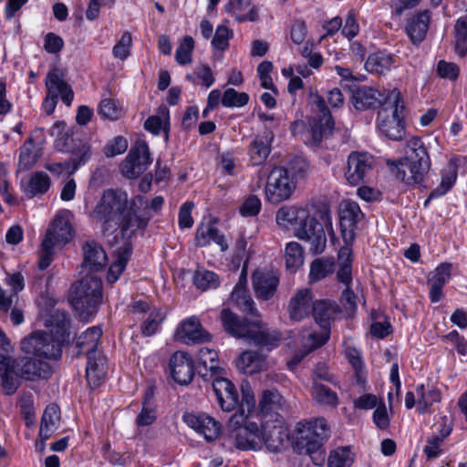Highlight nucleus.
<instances>
[{
    "instance_id": "obj_7",
    "label": "nucleus",
    "mask_w": 467,
    "mask_h": 467,
    "mask_svg": "<svg viewBox=\"0 0 467 467\" xmlns=\"http://www.w3.org/2000/svg\"><path fill=\"white\" fill-rule=\"evenodd\" d=\"M408 149V156L398 161L396 177L408 185L420 184L430 171L431 160L420 138L410 140Z\"/></svg>"
},
{
    "instance_id": "obj_57",
    "label": "nucleus",
    "mask_w": 467,
    "mask_h": 467,
    "mask_svg": "<svg viewBox=\"0 0 467 467\" xmlns=\"http://www.w3.org/2000/svg\"><path fill=\"white\" fill-rule=\"evenodd\" d=\"M285 263H303L304 248L296 242H290L285 249Z\"/></svg>"
},
{
    "instance_id": "obj_21",
    "label": "nucleus",
    "mask_w": 467,
    "mask_h": 467,
    "mask_svg": "<svg viewBox=\"0 0 467 467\" xmlns=\"http://www.w3.org/2000/svg\"><path fill=\"white\" fill-rule=\"evenodd\" d=\"M45 85L47 93L57 98H61L62 101L70 106L74 98V93L69 84L64 78L63 71L58 67H53L47 74Z\"/></svg>"
},
{
    "instance_id": "obj_34",
    "label": "nucleus",
    "mask_w": 467,
    "mask_h": 467,
    "mask_svg": "<svg viewBox=\"0 0 467 467\" xmlns=\"http://www.w3.org/2000/svg\"><path fill=\"white\" fill-rule=\"evenodd\" d=\"M393 58L389 54L379 51L368 56L365 62L368 72L377 75H384L391 68Z\"/></svg>"
},
{
    "instance_id": "obj_61",
    "label": "nucleus",
    "mask_w": 467,
    "mask_h": 467,
    "mask_svg": "<svg viewBox=\"0 0 467 467\" xmlns=\"http://www.w3.org/2000/svg\"><path fill=\"white\" fill-rule=\"evenodd\" d=\"M460 69L458 66L451 62L441 60L437 65V73L442 78L455 80L459 76Z\"/></svg>"
},
{
    "instance_id": "obj_48",
    "label": "nucleus",
    "mask_w": 467,
    "mask_h": 467,
    "mask_svg": "<svg viewBox=\"0 0 467 467\" xmlns=\"http://www.w3.org/2000/svg\"><path fill=\"white\" fill-rule=\"evenodd\" d=\"M198 360L199 363L203 365L204 368H209L211 371V378H213L215 374L222 373V368H220L217 365L218 354L215 350L209 348H200L198 353Z\"/></svg>"
},
{
    "instance_id": "obj_29",
    "label": "nucleus",
    "mask_w": 467,
    "mask_h": 467,
    "mask_svg": "<svg viewBox=\"0 0 467 467\" xmlns=\"http://www.w3.org/2000/svg\"><path fill=\"white\" fill-rule=\"evenodd\" d=\"M238 370L245 375H254L267 368L266 357L254 351H244L236 360Z\"/></svg>"
},
{
    "instance_id": "obj_58",
    "label": "nucleus",
    "mask_w": 467,
    "mask_h": 467,
    "mask_svg": "<svg viewBox=\"0 0 467 467\" xmlns=\"http://www.w3.org/2000/svg\"><path fill=\"white\" fill-rule=\"evenodd\" d=\"M127 149V140L121 136H117L105 146L104 153L107 157H113L124 153Z\"/></svg>"
},
{
    "instance_id": "obj_51",
    "label": "nucleus",
    "mask_w": 467,
    "mask_h": 467,
    "mask_svg": "<svg viewBox=\"0 0 467 467\" xmlns=\"http://www.w3.org/2000/svg\"><path fill=\"white\" fill-rule=\"evenodd\" d=\"M234 36L233 32L223 25L217 26L215 34L212 40V46L220 51H223L229 47V40Z\"/></svg>"
},
{
    "instance_id": "obj_63",
    "label": "nucleus",
    "mask_w": 467,
    "mask_h": 467,
    "mask_svg": "<svg viewBox=\"0 0 467 467\" xmlns=\"http://www.w3.org/2000/svg\"><path fill=\"white\" fill-rule=\"evenodd\" d=\"M193 203L191 202H184L179 210L178 223L180 228H191L193 224V219L192 217V210Z\"/></svg>"
},
{
    "instance_id": "obj_6",
    "label": "nucleus",
    "mask_w": 467,
    "mask_h": 467,
    "mask_svg": "<svg viewBox=\"0 0 467 467\" xmlns=\"http://www.w3.org/2000/svg\"><path fill=\"white\" fill-rule=\"evenodd\" d=\"M127 194L109 189L104 191L90 213V217L100 223L101 232L104 235H111L119 228L123 213L127 211Z\"/></svg>"
},
{
    "instance_id": "obj_53",
    "label": "nucleus",
    "mask_w": 467,
    "mask_h": 467,
    "mask_svg": "<svg viewBox=\"0 0 467 467\" xmlns=\"http://www.w3.org/2000/svg\"><path fill=\"white\" fill-rule=\"evenodd\" d=\"M5 283L11 288L9 293L6 292V298L12 297L13 304L18 298L17 293L24 288V277L20 273L7 274Z\"/></svg>"
},
{
    "instance_id": "obj_37",
    "label": "nucleus",
    "mask_w": 467,
    "mask_h": 467,
    "mask_svg": "<svg viewBox=\"0 0 467 467\" xmlns=\"http://www.w3.org/2000/svg\"><path fill=\"white\" fill-rule=\"evenodd\" d=\"M283 398L280 393L275 389H266L262 393L259 401V411L265 417L272 413L277 415V410L282 408Z\"/></svg>"
},
{
    "instance_id": "obj_31",
    "label": "nucleus",
    "mask_w": 467,
    "mask_h": 467,
    "mask_svg": "<svg viewBox=\"0 0 467 467\" xmlns=\"http://www.w3.org/2000/svg\"><path fill=\"white\" fill-rule=\"evenodd\" d=\"M102 336V329L99 326L88 327L76 338V348L78 355H93L96 353L99 342Z\"/></svg>"
},
{
    "instance_id": "obj_25",
    "label": "nucleus",
    "mask_w": 467,
    "mask_h": 467,
    "mask_svg": "<svg viewBox=\"0 0 467 467\" xmlns=\"http://www.w3.org/2000/svg\"><path fill=\"white\" fill-rule=\"evenodd\" d=\"M176 336L178 339L186 344L209 342L212 339V336L203 329L199 319L195 317L182 322L177 329Z\"/></svg>"
},
{
    "instance_id": "obj_10",
    "label": "nucleus",
    "mask_w": 467,
    "mask_h": 467,
    "mask_svg": "<svg viewBox=\"0 0 467 467\" xmlns=\"http://www.w3.org/2000/svg\"><path fill=\"white\" fill-rule=\"evenodd\" d=\"M74 231L66 214L58 213L41 242L38 263H51L56 247L63 246L73 238Z\"/></svg>"
},
{
    "instance_id": "obj_42",
    "label": "nucleus",
    "mask_w": 467,
    "mask_h": 467,
    "mask_svg": "<svg viewBox=\"0 0 467 467\" xmlns=\"http://www.w3.org/2000/svg\"><path fill=\"white\" fill-rule=\"evenodd\" d=\"M315 321L325 330L330 324V319L334 314L331 305L325 300L316 301L311 310Z\"/></svg>"
},
{
    "instance_id": "obj_56",
    "label": "nucleus",
    "mask_w": 467,
    "mask_h": 467,
    "mask_svg": "<svg viewBox=\"0 0 467 467\" xmlns=\"http://www.w3.org/2000/svg\"><path fill=\"white\" fill-rule=\"evenodd\" d=\"M457 178V172L452 170L451 172L444 174L441 183L431 192V197H441L446 194L454 185Z\"/></svg>"
},
{
    "instance_id": "obj_43",
    "label": "nucleus",
    "mask_w": 467,
    "mask_h": 467,
    "mask_svg": "<svg viewBox=\"0 0 467 467\" xmlns=\"http://www.w3.org/2000/svg\"><path fill=\"white\" fill-rule=\"evenodd\" d=\"M83 263H105L107 254L103 247L96 241H87L82 245Z\"/></svg>"
},
{
    "instance_id": "obj_12",
    "label": "nucleus",
    "mask_w": 467,
    "mask_h": 467,
    "mask_svg": "<svg viewBox=\"0 0 467 467\" xmlns=\"http://www.w3.org/2000/svg\"><path fill=\"white\" fill-rule=\"evenodd\" d=\"M296 189V182L289 177L284 167H274L267 179L265 195L272 203H279L288 200Z\"/></svg>"
},
{
    "instance_id": "obj_5",
    "label": "nucleus",
    "mask_w": 467,
    "mask_h": 467,
    "mask_svg": "<svg viewBox=\"0 0 467 467\" xmlns=\"http://www.w3.org/2000/svg\"><path fill=\"white\" fill-rule=\"evenodd\" d=\"M88 273L72 284L69 300L80 318L88 321L94 316L103 297L101 275L99 270L102 265H89Z\"/></svg>"
},
{
    "instance_id": "obj_60",
    "label": "nucleus",
    "mask_w": 467,
    "mask_h": 467,
    "mask_svg": "<svg viewBox=\"0 0 467 467\" xmlns=\"http://www.w3.org/2000/svg\"><path fill=\"white\" fill-rule=\"evenodd\" d=\"M157 419L156 407H142L135 420L137 428L151 425Z\"/></svg>"
},
{
    "instance_id": "obj_41",
    "label": "nucleus",
    "mask_w": 467,
    "mask_h": 467,
    "mask_svg": "<svg viewBox=\"0 0 467 467\" xmlns=\"http://www.w3.org/2000/svg\"><path fill=\"white\" fill-rule=\"evenodd\" d=\"M231 297L241 311L254 317L259 316L258 311L254 306L253 298L244 287L235 285L234 291L231 294Z\"/></svg>"
},
{
    "instance_id": "obj_64",
    "label": "nucleus",
    "mask_w": 467,
    "mask_h": 467,
    "mask_svg": "<svg viewBox=\"0 0 467 467\" xmlns=\"http://www.w3.org/2000/svg\"><path fill=\"white\" fill-rule=\"evenodd\" d=\"M261 210V201L255 195L249 196L242 204L240 213L244 216H254Z\"/></svg>"
},
{
    "instance_id": "obj_9",
    "label": "nucleus",
    "mask_w": 467,
    "mask_h": 467,
    "mask_svg": "<svg viewBox=\"0 0 467 467\" xmlns=\"http://www.w3.org/2000/svg\"><path fill=\"white\" fill-rule=\"evenodd\" d=\"M404 105L397 88L389 91L377 118L379 130L392 140H400L405 133Z\"/></svg>"
},
{
    "instance_id": "obj_13",
    "label": "nucleus",
    "mask_w": 467,
    "mask_h": 467,
    "mask_svg": "<svg viewBox=\"0 0 467 467\" xmlns=\"http://www.w3.org/2000/svg\"><path fill=\"white\" fill-rule=\"evenodd\" d=\"M151 163L150 149L145 140H138L121 164L122 175L134 179L142 174Z\"/></svg>"
},
{
    "instance_id": "obj_54",
    "label": "nucleus",
    "mask_w": 467,
    "mask_h": 467,
    "mask_svg": "<svg viewBox=\"0 0 467 467\" xmlns=\"http://www.w3.org/2000/svg\"><path fill=\"white\" fill-rule=\"evenodd\" d=\"M163 317L159 311L150 312L147 319L141 325V333L146 337H150L156 333Z\"/></svg>"
},
{
    "instance_id": "obj_20",
    "label": "nucleus",
    "mask_w": 467,
    "mask_h": 467,
    "mask_svg": "<svg viewBox=\"0 0 467 467\" xmlns=\"http://www.w3.org/2000/svg\"><path fill=\"white\" fill-rule=\"evenodd\" d=\"M45 326L49 328L50 335L63 346L70 336V317L65 310L57 308L51 310L46 317Z\"/></svg>"
},
{
    "instance_id": "obj_44",
    "label": "nucleus",
    "mask_w": 467,
    "mask_h": 467,
    "mask_svg": "<svg viewBox=\"0 0 467 467\" xmlns=\"http://www.w3.org/2000/svg\"><path fill=\"white\" fill-rule=\"evenodd\" d=\"M455 52L464 57L467 54V16L457 19L454 26Z\"/></svg>"
},
{
    "instance_id": "obj_36",
    "label": "nucleus",
    "mask_w": 467,
    "mask_h": 467,
    "mask_svg": "<svg viewBox=\"0 0 467 467\" xmlns=\"http://www.w3.org/2000/svg\"><path fill=\"white\" fill-rule=\"evenodd\" d=\"M311 395L313 400L321 405L336 407L338 404L337 394L317 379L312 382Z\"/></svg>"
},
{
    "instance_id": "obj_62",
    "label": "nucleus",
    "mask_w": 467,
    "mask_h": 467,
    "mask_svg": "<svg viewBox=\"0 0 467 467\" xmlns=\"http://www.w3.org/2000/svg\"><path fill=\"white\" fill-rule=\"evenodd\" d=\"M64 41L55 33L49 32L44 38V49L49 54H57L62 50Z\"/></svg>"
},
{
    "instance_id": "obj_50",
    "label": "nucleus",
    "mask_w": 467,
    "mask_h": 467,
    "mask_svg": "<svg viewBox=\"0 0 467 467\" xmlns=\"http://www.w3.org/2000/svg\"><path fill=\"white\" fill-rule=\"evenodd\" d=\"M194 48V40L192 36H184L175 52V60L180 65L192 63V53Z\"/></svg>"
},
{
    "instance_id": "obj_8",
    "label": "nucleus",
    "mask_w": 467,
    "mask_h": 467,
    "mask_svg": "<svg viewBox=\"0 0 467 467\" xmlns=\"http://www.w3.org/2000/svg\"><path fill=\"white\" fill-rule=\"evenodd\" d=\"M330 436V429L324 418L315 419L297 429L296 445L305 449L313 464L322 466L326 460L324 442Z\"/></svg>"
},
{
    "instance_id": "obj_47",
    "label": "nucleus",
    "mask_w": 467,
    "mask_h": 467,
    "mask_svg": "<svg viewBox=\"0 0 467 467\" xmlns=\"http://www.w3.org/2000/svg\"><path fill=\"white\" fill-rule=\"evenodd\" d=\"M35 142L32 138H28L20 149L19 166L27 171L31 169L37 161V155L34 153Z\"/></svg>"
},
{
    "instance_id": "obj_4",
    "label": "nucleus",
    "mask_w": 467,
    "mask_h": 467,
    "mask_svg": "<svg viewBox=\"0 0 467 467\" xmlns=\"http://www.w3.org/2000/svg\"><path fill=\"white\" fill-rule=\"evenodd\" d=\"M311 112L308 128L303 120H295L290 129L293 135H300L306 145L318 147L332 135L335 122L324 98L317 93L311 95Z\"/></svg>"
},
{
    "instance_id": "obj_23",
    "label": "nucleus",
    "mask_w": 467,
    "mask_h": 467,
    "mask_svg": "<svg viewBox=\"0 0 467 467\" xmlns=\"http://www.w3.org/2000/svg\"><path fill=\"white\" fill-rule=\"evenodd\" d=\"M385 96L378 89L371 87L362 86L352 92V103L358 110L376 109L382 108Z\"/></svg>"
},
{
    "instance_id": "obj_27",
    "label": "nucleus",
    "mask_w": 467,
    "mask_h": 467,
    "mask_svg": "<svg viewBox=\"0 0 467 467\" xmlns=\"http://www.w3.org/2000/svg\"><path fill=\"white\" fill-rule=\"evenodd\" d=\"M313 296L309 288L299 289L291 297L288 304L289 317L294 321H301L311 314Z\"/></svg>"
},
{
    "instance_id": "obj_19",
    "label": "nucleus",
    "mask_w": 467,
    "mask_h": 467,
    "mask_svg": "<svg viewBox=\"0 0 467 467\" xmlns=\"http://www.w3.org/2000/svg\"><path fill=\"white\" fill-rule=\"evenodd\" d=\"M170 370L174 381L180 385H188L194 377V362L192 357L183 351H176L170 359Z\"/></svg>"
},
{
    "instance_id": "obj_28",
    "label": "nucleus",
    "mask_w": 467,
    "mask_h": 467,
    "mask_svg": "<svg viewBox=\"0 0 467 467\" xmlns=\"http://www.w3.org/2000/svg\"><path fill=\"white\" fill-rule=\"evenodd\" d=\"M430 20L429 10L419 12L407 20L405 30L413 44L418 45L425 39Z\"/></svg>"
},
{
    "instance_id": "obj_1",
    "label": "nucleus",
    "mask_w": 467,
    "mask_h": 467,
    "mask_svg": "<svg viewBox=\"0 0 467 467\" xmlns=\"http://www.w3.org/2000/svg\"><path fill=\"white\" fill-rule=\"evenodd\" d=\"M275 221L279 226L293 229L298 239L307 242L312 254L324 252L327 245L324 226L311 214L309 204L284 205L277 210Z\"/></svg>"
},
{
    "instance_id": "obj_15",
    "label": "nucleus",
    "mask_w": 467,
    "mask_h": 467,
    "mask_svg": "<svg viewBox=\"0 0 467 467\" xmlns=\"http://www.w3.org/2000/svg\"><path fill=\"white\" fill-rule=\"evenodd\" d=\"M374 158L367 152L352 151L347 160L345 178L351 185H358L364 182L372 171Z\"/></svg>"
},
{
    "instance_id": "obj_18",
    "label": "nucleus",
    "mask_w": 467,
    "mask_h": 467,
    "mask_svg": "<svg viewBox=\"0 0 467 467\" xmlns=\"http://www.w3.org/2000/svg\"><path fill=\"white\" fill-rule=\"evenodd\" d=\"M182 420L187 426L202 434L209 442L215 441L220 435V423L205 413H185Z\"/></svg>"
},
{
    "instance_id": "obj_46",
    "label": "nucleus",
    "mask_w": 467,
    "mask_h": 467,
    "mask_svg": "<svg viewBox=\"0 0 467 467\" xmlns=\"http://www.w3.org/2000/svg\"><path fill=\"white\" fill-rule=\"evenodd\" d=\"M193 283L198 288L207 290L210 288H215L219 285V277L213 271H208L200 267L195 271Z\"/></svg>"
},
{
    "instance_id": "obj_49",
    "label": "nucleus",
    "mask_w": 467,
    "mask_h": 467,
    "mask_svg": "<svg viewBox=\"0 0 467 467\" xmlns=\"http://www.w3.org/2000/svg\"><path fill=\"white\" fill-rule=\"evenodd\" d=\"M249 101V96L245 92H238L234 88H227L222 97V104L226 108H241Z\"/></svg>"
},
{
    "instance_id": "obj_24",
    "label": "nucleus",
    "mask_w": 467,
    "mask_h": 467,
    "mask_svg": "<svg viewBox=\"0 0 467 467\" xmlns=\"http://www.w3.org/2000/svg\"><path fill=\"white\" fill-rule=\"evenodd\" d=\"M451 276V265H438L427 276V285L430 287L429 296L432 303L440 302L443 297V286Z\"/></svg>"
},
{
    "instance_id": "obj_14",
    "label": "nucleus",
    "mask_w": 467,
    "mask_h": 467,
    "mask_svg": "<svg viewBox=\"0 0 467 467\" xmlns=\"http://www.w3.org/2000/svg\"><path fill=\"white\" fill-rule=\"evenodd\" d=\"M238 424H232V418L228 427L232 431V436L235 440V445L240 450H257L261 447L260 429L258 424L243 419Z\"/></svg>"
},
{
    "instance_id": "obj_38",
    "label": "nucleus",
    "mask_w": 467,
    "mask_h": 467,
    "mask_svg": "<svg viewBox=\"0 0 467 467\" xmlns=\"http://www.w3.org/2000/svg\"><path fill=\"white\" fill-rule=\"evenodd\" d=\"M50 187V178L45 171H36L31 175L25 193L28 198L45 194Z\"/></svg>"
},
{
    "instance_id": "obj_59",
    "label": "nucleus",
    "mask_w": 467,
    "mask_h": 467,
    "mask_svg": "<svg viewBox=\"0 0 467 467\" xmlns=\"http://www.w3.org/2000/svg\"><path fill=\"white\" fill-rule=\"evenodd\" d=\"M359 32V26L357 22V16L353 10H350L348 13V16L345 19V25L342 27V34L348 40L354 38Z\"/></svg>"
},
{
    "instance_id": "obj_11",
    "label": "nucleus",
    "mask_w": 467,
    "mask_h": 467,
    "mask_svg": "<svg viewBox=\"0 0 467 467\" xmlns=\"http://www.w3.org/2000/svg\"><path fill=\"white\" fill-rule=\"evenodd\" d=\"M22 352L37 358L56 359L62 354V345L47 332L36 331L25 337L20 344Z\"/></svg>"
},
{
    "instance_id": "obj_16",
    "label": "nucleus",
    "mask_w": 467,
    "mask_h": 467,
    "mask_svg": "<svg viewBox=\"0 0 467 467\" xmlns=\"http://www.w3.org/2000/svg\"><path fill=\"white\" fill-rule=\"evenodd\" d=\"M206 377L207 375L204 374V379L212 382L213 390L222 410L232 411L236 409L239 404V396L234 384L222 377L221 373L213 375V378L206 379Z\"/></svg>"
},
{
    "instance_id": "obj_45",
    "label": "nucleus",
    "mask_w": 467,
    "mask_h": 467,
    "mask_svg": "<svg viewBox=\"0 0 467 467\" xmlns=\"http://www.w3.org/2000/svg\"><path fill=\"white\" fill-rule=\"evenodd\" d=\"M353 462L354 455L349 447H339L330 452L327 467H350Z\"/></svg>"
},
{
    "instance_id": "obj_32",
    "label": "nucleus",
    "mask_w": 467,
    "mask_h": 467,
    "mask_svg": "<svg viewBox=\"0 0 467 467\" xmlns=\"http://www.w3.org/2000/svg\"><path fill=\"white\" fill-rule=\"evenodd\" d=\"M273 136H255L248 147L250 162L256 166L263 164L271 152Z\"/></svg>"
},
{
    "instance_id": "obj_33",
    "label": "nucleus",
    "mask_w": 467,
    "mask_h": 467,
    "mask_svg": "<svg viewBox=\"0 0 467 467\" xmlns=\"http://www.w3.org/2000/svg\"><path fill=\"white\" fill-rule=\"evenodd\" d=\"M87 358V380L89 385H92L94 388H97L101 384L107 373L105 358L100 356L97 357L96 353H94L93 355H88Z\"/></svg>"
},
{
    "instance_id": "obj_40",
    "label": "nucleus",
    "mask_w": 467,
    "mask_h": 467,
    "mask_svg": "<svg viewBox=\"0 0 467 467\" xmlns=\"http://www.w3.org/2000/svg\"><path fill=\"white\" fill-rule=\"evenodd\" d=\"M91 157V148L87 141L78 140L74 144L71 150V158L69 162L63 164L64 168L72 165V172L76 171L80 166L84 165Z\"/></svg>"
},
{
    "instance_id": "obj_52",
    "label": "nucleus",
    "mask_w": 467,
    "mask_h": 467,
    "mask_svg": "<svg viewBox=\"0 0 467 467\" xmlns=\"http://www.w3.org/2000/svg\"><path fill=\"white\" fill-rule=\"evenodd\" d=\"M121 109L111 99H104L99 106V114L104 119L110 120L118 119L120 116Z\"/></svg>"
},
{
    "instance_id": "obj_55",
    "label": "nucleus",
    "mask_w": 467,
    "mask_h": 467,
    "mask_svg": "<svg viewBox=\"0 0 467 467\" xmlns=\"http://www.w3.org/2000/svg\"><path fill=\"white\" fill-rule=\"evenodd\" d=\"M132 43L131 35L129 32H125L119 42L114 46L112 54L115 57L125 60L130 56V47Z\"/></svg>"
},
{
    "instance_id": "obj_17",
    "label": "nucleus",
    "mask_w": 467,
    "mask_h": 467,
    "mask_svg": "<svg viewBox=\"0 0 467 467\" xmlns=\"http://www.w3.org/2000/svg\"><path fill=\"white\" fill-rule=\"evenodd\" d=\"M362 216L363 213L357 202L350 201L341 202L339 224L344 241L352 242L355 239V229Z\"/></svg>"
},
{
    "instance_id": "obj_26",
    "label": "nucleus",
    "mask_w": 467,
    "mask_h": 467,
    "mask_svg": "<svg viewBox=\"0 0 467 467\" xmlns=\"http://www.w3.org/2000/svg\"><path fill=\"white\" fill-rule=\"evenodd\" d=\"M276 423H270L268 420L262 422L260 429L261 442L264 441L268 451L277 452L281 450L287 433L281 421L275 420Z\"/></svg>"
},
{
    "instance_id": "obj_30",
    "label": "nucleus",
    "mask_w": 467,
    "mask_h": 467,
    "mask_svg": "<svg viewBox=\"0 0 467 467\" xmlns=\"http://www.w3.org/2000/svg\"><path fill=\"white\" fill-rule=\"evenodd\" d=\"M195 241L197 245L201 247L206 246L211 242H213L220 246L221 251L224 252L228 249V244L224 235L221 234L217 227L211 222L207 223H202L198 225Z\"/></svg>"
},
{
    "instance_id": "obj_3",
    "label": "nucleus",
    "mask_w": 467,
    "mask_h": 467,
    "mask_svg": "<svg viewBox=\"0 0 467 467\" xmlns=\"http://www.w3.org/2000/svg\"><path fill=\"white\" fill-rule=\"evenodd\" d=\"M221 321L224 330L233 337L244 338L247 341L268 349L276 348L282 338L279 331L267 327L261 320L249 322L247 318H241L229 308L221 312Z\"/></svg>"
},
{
    "instance_id": "obj_2",
    "label": "nucleus",
    "mask_w": 467,
    "mask_h": 467,
    "mask_svg": "<svg viewBox=\"0 0 467 467\" xmlns=\"http://www.w3.org/2000/svg\"><path fill=\"white\" fill-rule=\"evenodd\" d=\"M51 374L48 363L30 357L14 358L9 355L0 354V379L5 395L15 394L22 379L35 381L47 379Z\"/></svg>"
},
{
    "instance_id": "obj_39",
    "label": "nucleus",
    "mask_w": 467,
    "mask_h": 467,
    "mask_svg": "<svg viewBox=\"0 0 467 467\" xmlns=\"http://www.w3.org/2000/svg\"><path fill=\"white\" fill-rule=\"evenodd\" d=\"M328 333H317L311 332L308 333L306 338V342L304 345V349L300 350L298 353L294 355L291 363L293 365H297L308 353L313 351L314 349L322 347L328 340Z\"/></svg>"
},
{
    "instance_id": "obj_22",
    "label": "nucleus",
    "mask_w": 467,
    "mask_h": 467,
    "mask_svg": "<svg viewBox=\"0 0 467 467\" xmlns=\"http://www.w3.org/2000/svg\"><path fill=\"white\" fill-rule=\"evenodd\" d=\"M252 279L255 296L262 300L270 299L275 293L279 284L278 276L272 270L265 271L257 268L254 272Z\"/></svg>"
},
{
    "instance_id": "obj_35",
    "label": "nucleus",
    "mask_w": 467,
    "mask_h": 467,
    "mask_svg": "<svg viewBox=\"0 0 467 467\" xmlns=\"http://www.w3.org/2000/svg\"><path fill=\"white\" fill-rule=\"evenodd\" d=\"M238 406L237 411L231 417L232 424H238V420L241 422L255 413V399L249 387H242V400Z\"/></svg>"
}]
</instances>
